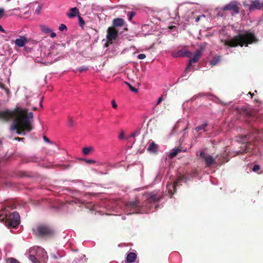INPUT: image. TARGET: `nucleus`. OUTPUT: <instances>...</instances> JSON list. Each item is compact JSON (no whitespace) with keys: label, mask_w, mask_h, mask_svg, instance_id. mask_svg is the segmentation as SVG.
Here are the masks:
<instances>
[{"label":"nucleus","mask_w":263,"mask_h":263,"mask_svg":"<svg viewBox=\"0 0 263 263\" xmlns=\"http://www.w3.org/2000/svg\"><path fill=\"white\" fill-rule=\"evenodd\" d=\"M0 118L13 122L10 126L12 132H15L17 134L25 135L32 129V112L27 114L26 109L22 108L18 106L14 110L6 109L0 111Z\"/></svg>","instance_id":"f257e3e1"},{"label":"nucleus","mask_w":263,"mask_h":263,"mask_svg":"<svg viewBox=\"0 0 263 263\" xmlns=\"http://www.w3.org/2000/svg\"><path fill=\"white\" fill-rule=\"evenodd\" d=\"M257 39L254 36V34H238L233 38L228 40H222L226 46L229 47H236L238 45L242 46H247L249 44L257 42Z\"/></svg>","instance_id":"f03ea898"},{"label":"nucleus","mask_w":263,"mask_h":263,"mask_svg":"<svg viewBox=\"0 0 263 263\" xmlns=\"http://www.w3.org/2000/svg\"><path fill=\"white\" fill-rule=\"evenodd\" d=\"M0 221L5 223L6 226L15 228L20 224V216L16 211L8 215V211L4 209L0 211Z\"/></svg>","instance_id":"7ed1b4c3"},{"label":"nucleus","mask_w":263,"mask_h":263,"mask_svg":"<svg viewBox=\"0 0 263 263\" xmlns=\"http://www.w3.org/2000/svg\"><path fill=\"white\" fill-rule=\"evenodd\" d=\"M123 211L126 215L142 212V208L138 200L127 203L124 208Z\"/></svg>","instance_id":"20e7f679"},{"label":"nucleus","mask_w":263,"mask_h":263,"mask_svg":"<svg viewBox=\"0 0 263 263\" xmlns=\"http://www.w3.org/2000/svg\"><path fill=\"white\" fill-rule=\"evenodd\" d=\"M147 201V204L151 205H146L147 208L151 209L154 206L156 207L157 203L159 201L161 197V193L159 192H153L151 193H147L144 195Z\"/></svg>","instance_id":"39448f33"},{"label":"nucleus","mask_w":263,"mask_h":263,"mask_svg":"<svg viewBox=\"0 0 263 263\" xmlns=\"http://www.w3.org/2000/svg\"><path fill=\"white\" fill-rule=\"evenodd\" d=\"M112 26L109 27L107 29V33H118V31L116 29L117 27H124V31H128L126 25H125V22L121 18H116L112 20Z\"/></svg>","instance_id":"423d86ee"},{"label":"nucleus","mask_w":263,"mask_h":263,"mask_svg":"<svg viewBox=\"0 0 263 263\" xmlns=\"http://www.w3.org/2000/svg\"><path fill=\"white\" fill-rule=\"evenodd\" d=\"M34 233L41 236H45L51 234V230L47 226L40 225L33 230Z\"/></svg>","instance_id":"0eeeda50"},{"label":"nucleus","mask_w":263,"mask_h":263,"mask_svg":"<svg viewBox=\"0 0 263 263\" xmlns=\"http://www.w3.org/2000/svg\"><path fill=\"white\" fill-rule=\"evenodd\" d=\"M238 3L236 1H232L230 3L222 7L223 10L230 11L231 14L233 15L238 14L239 12V8Z\"/></svg>","instance_id":"6e6552de"},{"label":"nucleus","mask_w":263,"mask_h":263,"mask_svg":"<svg viewBox=\"0 0 263 263\" xmlns=\"http://www.w3.org/2000/svg\"><path fill=\"white\" fill-rule=\"evenodd\" d=\"M210 17L205 14H200L193 17L196 25L204 27L209 22Z\"/></svg>","instance_id":"1a4fd4ad"},{"label":"nucleus","mask_w":263,"mask_h":263,"mask_svg":"<svg viewBox=\"0 0 263 263\" xmlns=\"http://www.w3.org/2000/svg\"><path fill=\"white\" fill-rule=\"evenodd\" d=\"M173 58L179 57H187L191 58L192 55V53L187 50L180 49L177 51H173L171 54Z\"/></svg>","instance_id":"9d476101"},{"label":"nucleus","mask_w":263,"mask_h":263,"mask_svg":"<svg viewBox=\"0 0 263 263\" xmlns=\"http://www.w3.org/2000/svg\"><path fill=\"white\" fill-rule=\"evenodd\" d=\"M200 156L202 159L204 160L207 167L212 166L215 162V159L214 158L210 155L206 153L204 151H202L200 153Z\"/></svg>","instance_id":"9b49d317"},{"label":"nucleus","mask_w":263,"mask_h":263,"mask_svg":"<svg viewBox=\"0 0 263 263\" xmlns=\"http://www.w3.org/2000/svg\"><path fill=\"white\" fill-rule=\"evenodd\" d=\"M35 250L37 257L41 259L43 263H46L48 256L45 250L40 247H36Z\"/></svg>","instance_id":"f8f14e48"},{"label":"nucleus","mask_w":263,"mask_h":263,"mask_svg":"<svg viewBox=\"0 0 263 263\" xmlns=\"http://www.w3.org/2000/svg\"><path fill=\"white\" fill-rule=\"evenodd\" d=\"M206 45V43H204L201 45L199 48L196 51L193 58L192 59H191L190 60H191L193 63H196L198 62L200 59L201 55L204 49L205 48Z\"/></svg>","instance_id":"ddd939ff"},{"label":"nucleus","mask_w":263,"mask_h":263,"mask_svg":"<svg viewBox=\"0 0 263 263\" xmlns=\"http://www.w3.org/2000/svg\"><path fill=\"white\" fill-rule=\"evenodd\" d=\"M118 34H107L106 38L102 40V43L105 47L115 43L116 41Z\"/></svg>","instance_id":"4468645a"},{"label":"nucleus","mask_w":263,"mask_h":263,"mask_svg":"<svg viewBox=\"0 0 263 263\" xmlns=\"http://www.w3.org/2000/svg\"><path fill=\"white\" fill-rule=\"evenodd\" d=\"M181 181V179L179 178L177 179V181L174 183L172 182L170 183H168L166 185V191H167L168 194L172 196L174 193L176 192V187L178 183Z\"/></svg>","instance_id":"2eb2a0df"},{"label":"nucleus","mask_w":263,"mask_h":263,"mask_svg":"<svg viewBox=\"0 0 263 263\" xmlns=\"http://www.w3.org/2000/svg\"><path fill=\"white\" fill-rule=\"evenodd\" d=\"M263 7V3L259 0H254L251 3L249 6V10L250 12L255 9L260 10Z\"/></svg>","instance_id":"dca6fc26"},{"label":"nucleus","mask_w":263,"mask_h":263,"mask_svg":"<svg viewBox=\"0 0 263 263\" xmlns=\"http://www.w3.org/2000/svg\"><path fill=\"white\" fill-rule=\"evenodd\" d=\"M28 42L27 38L25 36H20L19 38L16 39L15 41V44L18 47H23Z\"/></svg>","instance_id":"f3484780"},{"label":"nucleus","mask_w":263,"mask_h":263,"mask_svg":"<svg viewBox=\"0 0 263 263\" xmlns=\"http://www.w3.org/2000/svg\"><path fill=\"white\" fill-rule=\"evenodd\" d=\"M137 258V254L134 252H130L127 254L126 256V261L128 263L134 262Z\"/></svg>","instance_id":"a211bd4d"},{"label":"nucleus","mask_w":263,"mask_h":263,"mask_svg":"<svg viewBox=\"0 0 263 263\" xmlns=\"http://www.w3.org/2000/svg\"><path fill=\"white\" fill-rule=\"evenodd\" d=\"M77 14H79V10L77 7L72 8L69 10V12L67 13V15L70 18L75 17Z\"/></svg>","instance_id":"6ab92c4d"},{"label":"nucleus","mask_w":263,"mask_h":263,"mask_svg":"<svg viewBox=\"0 0 263 263\" xmlns=\"http://www.w3.org/2000/svg\"><path fill=\"white\" fill-rule=\"evenodd\" d=\"M147 150L150 152L156 153L158 150V146L154 142H152L148 145Z\"/></svg>","instance_id":"aec40b11"},{"label":"nucleus","mask_w":263,"mask_h":263,"mask_svg":"<svg viewBox=\"0 0 263 263\" xmlns=\"http://www.w3.org/2000/svg\"><path fill=\"white\" fill-rule=\"evenodd\" d=\"M208 123L207 122H204L201 125L197 126L195 130L196 132H199L200 130H203V132H206L205 127L208 126Z\"/></svg>","instance_id":"412c9836"},{"label":"nucleus","mask_w":263,"mask_h":263,"mask_svg":"<svg viewBox=\"0 0 263 263\" xmlns=\"http://www.w3.org/2000/svg\"><path fill=\"white\" fill-rule=\"evenodd\" d=\"M93 151V148L91 146L84 147L82 149V153L84 156H87Z\"/></svg>","instance_id":"4be33fe9"},{"label":"nucleus","mask_w":263,"mask_h":263,"mask_svg":"<svg viewBox=\"0 0 263 263\" xmlns=\"http://www.w3.org/2000/svg\"><path fill=\"white\" fill-rule=\"evenodd\" d=\"M40 27L41 31L44 33H54L53 30L50 29L46 26L41 25Z\"/></svg>","instance_id":"5701e85b"},{"label":"nucleus","mask_w":263,"mask_h":263,"mask_svg":"<svg viewBox=\"0 0 263 263\" xmlns=\"http://www.w3.org/2000/svg\"><path fill=\"white\" fill-rule=\"evenodd\" d=\"M181 152V149L180 148H175L172 150V151L170 154V157L171 158H174L175 156L177 155V154Z\"/></svg>","instance_id":"b1692460"},{"label":"nucleus","mask_w":263,"mask_h":263,"mask_svg":"<svg viewBox=\"0 0 263 263\" xmlns=\"http://www.w3.org/2000/svg\"><path fill=\"white\" fill-rule=\"evenodd\" d=\"M220 61V58L219 56L214 57L211 61L210 64L212 65H215L218 64Z\"/></svg>","instance_id":"393cba45"},{"label":"nucleus","mask_w":263,"mask_h":263,"mask_svg":"<svg viewBox=\"0 0 263 263\" xmlns=\"http://www.w3.org/2000/svg\"><path fill=\"white\" fill-rule=\"evenodd\" d=\"M28 258L32 263H37L38 262L37 258L34 255H29Z\"/></svg>","instance_id":"a878e982"},{"label":"nucleus","mask_w":263,"mask_h":263,"mask_svg":"<svg viewBox=\"0 0 263 263\" xmlns=\"http://www.w3.org/2000/svg\"><path fill=\"white\" fill-rule=\"evenodd\" d=\"M225 11H226V10H222V8H221L218 12L217 13V16H220V17H224L226 16V13H225Z\"/></svg>","instance_id":"bb28decb"},{"label":"nucleus","mask_w":263,"mask_h":263,"mask_svg":"<svg viewBox=\"0 0 263 263\" xmlns=\"http://www.w3.org/2000/svg\"><path fill=\"white\" fill-rule=\"evenodd\" d=\"M179 26L178 25V26H173V25H171V26H169L168 27V28L170 30H172L173 31H178L179 30L178 29V28H179Z\"/></svg>","instance_id":"cd10ccee"},{"label":"nucleus","mask_w":263,"mask_h":263,"mask_svg":"<svg viewBox=\"0 0 263 263\" xmlns=\"http://www.w3.org/2000/svg\"><path fill=\"white\" fill-rule=\"evenodd\" d=\"M59 29L61 31H66L67 28L65 24H62L59 26Z\"/></svg>","instance_id":"c85d7f7f"},{"label":"nucleus","mask_w":263,"mask_h":263,"mask_svg":"<svg viewBox=\"0 0 263 263\" xmlns=\"http://www.w3.org/2000/svg\"><path fill=\"white\" fill-rule=\"evenodd\" d=\"M136 15V12L134 11H130L129 12L128 14V19L129 21H131L133 18V17Z\"/></svg>","instance_id":"c756f323"},{"label":"nucleus","mask_w":263,"mask_h":263,"mask_svg":"<svg viewBox=\"0 0 263 263\" xmlns=\"http://www.w3.org/2000/svg\"><path fill=\"white\" fill-rule=\"evenodd\" d=\"M78 20H79V24H80V26L83 27V25L85 24V22H84L83 18L81 16H79Z\"/></svg>","instance_id":"7c9ffc66"},{"label":"nucleus","mask_w":263,"mask_h":263,"mask_svg":"<svg viewBox=\"0 0 263 263\" xmlns=\"http://www.w3.org/2000/svg\"><path fill=\"white\" fill-rule=\"evenodd\" d=\"M84 161L87 163H88V164H93V163H96V161L93 160V159H84Z\"/></svg>","instance_id":"2f4dec72"},{"label":"nucleus","mask_w":263,"mask_h":263,"mask_svg":"<svg viewBox=\"0 0 263 263\" xmlns=\"http://www.w3.org/2000/svg\"><path fill=\"white\" fill-rule=\"evenodd\" d=\"M193 63V62H192L191 60H189V64L185 68L186 71H188L189 69H191Z\"/></svg>","instance_id":"473e14b6"},{"label":"nucleus","mask_w":263,"mask_h":263,"mask_svg":"<svg viewBox=\"0 0 263 263\" xmlns=\"http://www.w3.org/2000/svg\"><path fill=\"white\" fill-rule=\"evenodd\" d=\"M68 124L69 126L72 127L74 125V122L71 118H69L68 121Z\"/></svg>","instance_id":"72a5a7b5"},{"label":"nucleus","mask_w":263,"mask_h":263,"mask_svg":"<svg viewBox=\"0 0 263 263\" xmlns=\"http://www.w3.org/2000/svg\"><path fill=\"white\" fill-rule=\"evenodd\" d=\"M146 58V56L143 53H141V54H139L138 55V59H139V60H142V59H144Z\"/></svg>","instance_id":"f704fd0d"},{"label":"nucleus","mask_w":263,"mask_h":263,"mask_svg":"<svg viewBox=\"0 0 263 263\" xmlns=\"http://www.w3.org/2000/svg\"><path fill=\"white\" fill-rule=\"evenodd\" d=\"M260 167L257 164H255L254 166H253V167L252 168V171L253 172H256L257 170H258L259 169Z\"/></svg>","instance_id":"c9c22d12"},{"label":"nucleus","mask_w":263,"mask_h":263,"mask_svg":"<svg viewBox=\"0 0 263 263\" xmlns=\"http://www.w3.org/2000/svg\"><path fill=\"white\" fill-rule=\"evenodd\" d=\"M41 9H42V6H40V5H39L37 6V8L35 10V12L37 14H39L40 13V12H41Z\"/></svg>","instance_id":"e433bc0d"},{"label":"nucleus","mask_w":263,"mask_h":263,"mask_svg":"<svg viewBox=\"0 0 263 263\" xmlns=\"http://www.w3.org/2000/svg\"><path fill=\"white\" fill-rule=\"evenodd\" d=\"M164 99L163 96H161L160 97H159L157 100V105L159 104L162 100Z\"/></svg>","instance_id":"4c0bfd02"},{"label":"nucleus","mask_w":263,"mask_h":263,"mask_svg":"<svg viewBox=\"0 0 263 263\" xmlns=\"http://www.w3.org/2000/svg\"><path fill=\"white\" fill-rule=\"evenodd\" d=\"M111 103L112 107L116 109L117 108V104H116V103L114 100H112Z\"/></svg>","instance_id":"58836bf2"},{"label":"nucleus","mask_w":263,"mask_h":263,"mask_svg":"<svg viewBox=\"0 0 263 263\" xmlns=\"http://www.w3.org/2000/svg\"><path fill=\"white\" fill-rule=\"evenodd\" d=\"M137 135V133H133L132 134H131L127 138V139H130V138H134V137H135Z\"/></svg>","instance_id":"ea45409f"},{"label":"nucleus","mask_w":263,"mask_h":263,"mask_svg":"<svg viewBox=\"0 0 263 263\" xmlns=\"http://www.w3.org/2000/svg\"><path fill=\"white\" fill-rule=\"evenodd\" d=\"M10 263H20L16 259L11 258L10 259Z\"/></svg>","instance_id":"a19ab883"},{"label":"nucleus","mask_w":263,"mask_h":263,"mask_svg":"<svg viewBox=\"0 0 263 263\" xmlns=\"http://www.w3.org/2000/svg\"><path fill=\"white\" fill-rule=\"evenodd\" d=\"M78 70H79V71L82 72V71H83L84 70H87V68L86 67H85V66L81 67L79 68Z\"/></svg>","instance_id":"79ce46f5"},{"label":"nucleus","mask_w":263,"mask_h":263,"mask_svg":"<svg viewBox=\"0 0 263 263\" xmlns=\"http://www.w3.org/2000/svg\"><path fill=\"white\" fill-rule=\"evenodd\" d=\"M43 139L45 141V142H46L47 143H51V141H50V140L48 138H47L45 136H44L43 137Z\"/></svg>","instance_id":"37998d69"},{"label":"nucleus","mask_w":263,"mask_h":263,"mask_svg":"<svg viewBox=\"0 0 263 263\" xmlns=\"http://www.w3.org/2000/svg\"><path fill=\"white\" fill-rule=\"evenodd\" d=\"M129 88H130V90L133 92H136L138 91L136 88H135L134 87L131 86H129Z\"/></svg>","instance_id":"c03bdc74"},{"label":"nucleus","mask_w":263,"mask_h":263,"mask_svg":"<svg viewBox=\"0 0 263 263\" xmlns=\"http://www.w3.org/2000/svg\"><path fill=\"white\" fill-rule=\"evenodd\" d=\"M251 149V148L250 147V146H245V152L248 153L250 151Z\"/></svg>","instance_id":"a18cd8bd"},{"label":"nucleus","mask_w":263,"mask_h":263,"mask_svg":"<svg viewBox=\"0 0 263 263\" xmlns=\"http://www.w3.org/2000/svg\"><path fill=\"white\" fill-rule=\"evenodd\" d=\"M51 257H53L54 259H57L59 257H62V255H58V256H57V255H56L55 254H51Z\"/></svg>","instance_id":"49530a36"},{"label":"nucleus","mask_w":263,"mask_h":263,"mask_svg":"<svg viewBox=\"0 0 263 263\" xmlns=\"http://www.w3.org/2000/svg\"><path fill=\"white\" fill-rule=\"evenodd\" d=\"M4 13V10L3 9L0 8V18H2Z\"/></svg>","instance_id":"de8ad7c7"},{"label":"nucleus","mask_w":263,"mask_h":263,"mask_svg":"<svg viewBox=\"0 0 263 263\" xmlns=\"http://www.w3.org/2000/svg\"><path fill=\"white\" fill-rule=\"evenodd\" d=\"M124 133H123V132L121 133H120V135H119V138L120 139H123V138H124Z\"/></svg>","instance_id":"09e8293b"},{"label":"nucleus","mask_w":263,"mask_h":263,"mask_svg":"<svg viewBox=\"0 0 263 263\" xmlns=\"http://www.w3.org/2000/svg\"><path fill=\"white\" fill-rule=\"evenodd\" d=\"M187 71H186V70L185 69V70L184 71V72H183V73L182 74V76L181 77H186V72H187Z\"/></svg>","instance_id":"8fccbe9b"},{"label":"nucleus","mask_w":263,"mask_h":263,"mask_svg":"<svg viewBox=\"0 0 263 263\" xmlns=\"http://www.w3.org/2000/svg\"><path fill=\"white\" fill-rule=\"evenodd\" d=\"M0 32H5V30L1 25H0Z\"/></svg>","instance_id":"3c124183"},{"label":"nucleus","mask_w":263,"mask_h":263,"mask_svg":"<svg viewBox=\"0 0 263 263\" xmlns=\"http://www.w3.org/2000/svg\"><path fill=\"white\" fill-rule=\"evenodd\" d=\"M243 6L245 7H247V6H249H249H250V5H249L248 4H247V3L246 2H243Z\"/></svg>","instance_id":"603ef678"},{"label":"nucleus","mask_w":263,"mask_h":263,"mask_svg":"<svg viewBox=\"0 0 263 263\" xmlns=\"http://www.w3.org/2000/svg\"><path fill=\"white\" fill-rule=\"evenodd\" d=\"M57 34H50V36L51 38H54L55 37Z\"/></svg>","instance_id":"864d4df0"},{"label":"nucleus","mask_w":263,"mask_h":263,"mask_svg":"<svg viewBox=\"0 0 263 263\" xmlns=\"http://www.w3.org/2000/svg\"><path fill=\"white\" fill-rule=\"evenodd\" d=\"M15 140H20L21 139H20L19 137H17V138H15ZM22 140L23 139V138L22 139Z\"/></svg>","instance_id":"5fc2aeb1"},{"label":"nucleus","mask_w":263,"mask_h":263,"mask_svg":"<svg viewBox=\"0 0 263 263\" xmlns=\"http://www.w3.org/2000/svg\"><path fill=\"white\" fill-rule=\"evenodd\" d=\"M52 54V53L51 52H50L48 54V56H51V54Z\"/></svg>","instance_id":"6e6d98bb"},{"label":"nucleus","mask_w":263,"mask_h":263,"mask_svg":"<svg viewBox=\"0 0 263 263\" xmlns=\"http://www.w3.org/2000/svg\"><path fill=\"white\" fill-rule=\"evenodd\" d=\"M55 47V46H54L53 47H51V50H53V49H54Z\"/></svg>","instance_id":"4d7b16f0"},{"label":"nucleus","mask_w":263,"mask_h":263,"mask_svg":"<svg viewBox=\"0 0 263 263\" xmlns=\"http://www.w3.org/2000/svg\"><path fill=\"white\" fill-rule=\"evenodd\" d=\"M122 219L123 220H124V219H125V217H124V216H122Z\"/></svg>","instance_id":"13d9d810"},{"label":"nucleus","mask_w":263,"mask_h":263,"mask_svg":"<svg viewBox=\"0 0 263 263\" xmlns=\"http://www.w3.org/2000/svg\"><path fill=\"white\" fill-rule=\"evenodd\" d=\"M249 94L250 95L252 96V94H251V93L250 92H249Z\"/></svg>","instance_id":"bf43d9fd"},{"label":"nucleus","mask_w":263,"mask_h":263,"mask_svg":"<svg viewBox=\"0 0 263 263\" xmlns=\"http://www.w3.org/2000/svg\"><path fill=\"white\" fill-rule=\"evenodd\" d=\"M245 33H250V32L249 31H247Z\"/></svg>","instance_id":"052dcab7"}]
</instances>
